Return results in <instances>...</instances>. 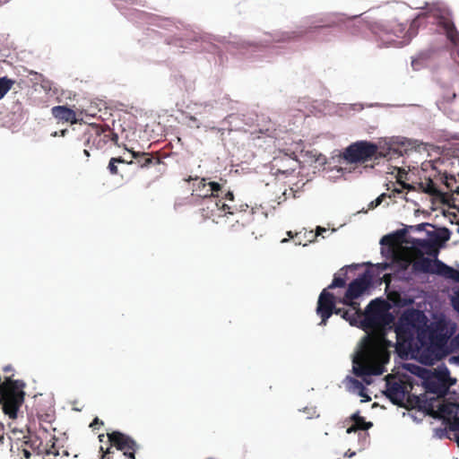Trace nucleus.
Returning <instances> with one entry per match:
<instances>
[{"instance_id": "obj_1", "label": "nucleus", "mask_w": 459, "mask_h": 459, "mask_svg": "<svg viewBox=\"0 0 459 459\" xmlns=\"http://www.w3.org/2000/svg\"><path fill=\"white\" fill-rule=\"evenodd\" d=\"M134 13L139 20H143L151 24H156L159 27L169 30L175 27L179 32L175 33L174 37L167 39L169 45H175L181 48H191L196 51H204L209 53H216L219 48L216 42L228 44L232 48L245 53V50L252 48L253 51H258L267 48L272 43H289L291 41H299L304 38L314 39L324 29H331L338 27L344 23V14H329L325 16L307 17L296 26L293 30H277L269 33L270 39H260L257 41H250L243 39H235L228 40L226 36L212 35L209 33H201L178 22L157 15L148 13L143 11L134 10Z\"/></svg>"}, {"instance_id": "obj_2", "label": "nucleus", "mask_w": 459, "mask_h": 459, "mask_svg": "<svg viewBox=\"0 0 459 459\" xmlns=\"http://www.w3.org/2000/svg\"><path fill=\"white\" fill-rule=\"evenodd\" d=\"M192 182V195L201 198L199 204L204 205L201 209L202 216L212 219L218 223L217 218L235 215L237 212L246 211L247 204H235L233 191L228 186L227 180L222 178L188 177L185 179Z\"/></svg>"}, {"instance_id": "obj_3", "label": "nucleus", "mask_w": 459, "mask_h": 459, "mask_svg": "<svg viewBox=\"0 0 459 459\" xmlns=\"http://www.w3.org/2000/svg\"><path fill=\"white\" fill-rule=\"evenodd\" d=\"M5 380L12 382L13 385L8 389H0V404L4 415L15 420L24 403L26 384L22 379H13L11 377H6Z\"/></svg>"}, {"instance_id": "obj_4", "label": "nucleus", "mask_w": 459, "mask_h": 459, "mask_svg": "<svg viewBox=\"0 0 459 459\" xmlns=\"http://www.w3.org/2000/svg\"><path fill=\"white\" fill-rule=\"evenodd\" d=\"M378 146L368 140H358L342 149V158L346 164H362L375 159Z\"/></svg>"}, {"instance_id": "obj_5", "label": "nucleus", "mask_w": 459, "mask_h": 459, "mask_svg": "<svg viewBox=\"0 0 459 459\" xmlns=\"http://www.w3.org/2000/svg\"><path fill=\"white\" fill-rule=\"evenodd\" d=\"M372 286V274L370 270H365L359 273L348 285L343 296L338 299L340 304L356 301L364 295H370Z\"/></svg>"}, {"instance_id": "obj_6", "label": "nucleus", "mask_w": 459, "mask_h": 459, "mask_svg": "<svg viewBox=\"0 0 459 459\" xmlns=\"http://www.w3.org/2000/svg\"><path fill=\"white\" fill-rule=\"evenodd\" d=\"M420 311L413 307L406 308L398 318L394 332L396 336L412 339L417 330Z\"/></svg>"}, {"instance_id": "obj_7", "label": "nucleus", "mask_w": 459, "mask_h": 459, "mask_svg": "<svg viewBox=\"0 0 459 459\" xmlns=\"http://www.w3.org/2000/svg\"><path fill=\"white\" fill-rule=\"evenodd\" d=\"M339 298L341 296H336L327 290H322L316 308V315L321 318L319 325H326L328 319L335 314V310L338 309L337 304H340Z\"/></svg>"}, {"instance_id": "obj_8", "label": "nucleus", "mask_w": 459, "mask_h": 459, "mask_svg": "<svg viewBox=\"0 0 459 459\" xmlns=\"http://www.w3.org/2000/svg\"><path fill=\"white\" fill-rule=\"evenodd\" d=\"M108 439L117 450L122 451L126 457L135 459V453L140 446L131 436L114 430L108 434Z\"/></svg>"}, {"instance_id": "obj_9", "label": "nucleus", "mask_w": 459, "mask_h": 459, "mask_svg": "<svg viewBox=\"0 0 459 459\" xmlns=\"http://www.w3.org/2000/svg\"><path fill=\"white\" fill-rule=\"evenodd\" d=\"M342 305L343 307H338V309L335 310V315L340 316L351 326L362 330L369 326L370 323L367 319H360V305L358 301H350Z\"/></svg>"}, {"instance_id": "obj_10", "label": "nucleus", "mask_w": 459, "mask_h": 459, "mask_svg": "<svg viewBox=\"0 0 459 459\" xmlns=\"http://www.w3.org/2000/svg\"><path fill=\"white\" fill-rule=\"evenodd\" d=\"M455 75L451 71L443 72L435 78V82L439 88L441 100L437 101V105L444 103H452L457 97L454 90L453 83ZM440 108V107H438Z\"/></svg>"}, {"instance_id": "obj_11", "label": "nucleus", "mask_w": 459, "mask_h": 459, "mask_svg": "<svg viewBox=\"0 0 459 459\" xmlns=\"http://www.w3.org/2000/svg\"><path fill=\"white\" fill-rule=\"evenodd\" d=\"M311 163L318 164L320 167H330L333 163H342L343 161L342 150H334L329 158H326L323 153L316 150L307 151L305 153Z\"/></svg>"}, {"instance_id": "obj_12", "label": "nucleus", "mask_w": 459, "mask_h": 459, "mask_svg": "<svg viewBox=\"0 0 459 459\" xmlns=\"http://www.w3.org/2000/svg\"><path fill=\"white\" fill-rule=\"evenodd\" d=\"M383 394L392 404L400 408L404 405L406 389L401 382H387Z\"/></svg>"}, {"instance_id": "obj_13", "label": "nucleus", "mask_w": 459, "mask_h": 459, "mask_svg": "<svg viewBox=\"0 0 459 459\" xmlns=\"http://www.w3.org/2000/svg\"><path fill=\"white\" fill-rule=\"evenodd\" d=\"M427 254L429 255L433 256L435 259L434 260L435 268H433L431 270V273L437 274L438 276H442L445 279L451 280V281H455V276L457 274V271L454 267L446 264L445 262H443L442 260H439L437 258L439 251L438 250H430V251H427Z\"/></svg>"}, {"instance_id": "obj_14", "label": "nucleus", "mask_w": 459, "mask_h": 459, "mask_svg": "<svg viewBox=\"0 0 459 459\" xmlns=\"http://www.w3.org/2000/svg\"><path fill=\"white\" fill-rule=\"evenodd\" d=\"M409 264L399 260L398 258L394 259V265L391 267L390 275L395 281L399 282H411L412 281V276L410 273Z\"/></svg>"}, {"instance_id": "obj_15", "label": "nucleus", "mask_w": 459, "mask_h": 459, "mask_svg": "<svg viewBox=\"0 0 459 459\" xmlns=\"http://www.w3.org/2000/svg\"><path fill=\"white\" fill-rule=\"evenodd\" d=\"M419 378L421 381L420 385L426 392L432 394L438 393L440 388L439 378L430 368H425Z\"/></svg>"}, {"instance_id": "obj_16", "label": "nucleus", "mask_w": 459, "mask_h": 459, "mask_svg": "<svg viewBox=\"0 0 459 459\" xmlns=\"http://www.w3.org/2000/svg\"><path fill=\"white\" fill-rule=\"evenodd\" d=\"M52 116L58 121L70 124L77 123L78 119L75 111L68 105H57L51 108Z\"/></svg>"}, {"instance_id": "obj_17", "label": "nucleus", "mask_w": 459, "mask_h": 459, "mask_svg": "<svg viewBox=\"0 0 459 459\" xmlns=\"http://www.w3.org/2000/svg\"><path fill=\"white\" fill-rule=\"evenodd\" d=\"M419 188L437 201L443 202L446 199V192L438 187L430 177L426 178L425 182H420Z\"/></svg>"}, {"instance_id": "obj_18", "label": "nucleus", "mask_w": 459, "mask_h": 459, "mask_svg": "<svg viewBox=\"0 0 459 459\" xmlns=\"http://www.w3.org/2000/svg\"><path fill=\"white\" fill-rule=\"evenodd\" d=\"M431 260L428 257H423L420 260L413 262L411 269V274L412 276V281L414 280V276L424 277L429 273H431L430 270Z\"/></svg>"}, {"instance_id": "obj_19", "label": "nucleus", "mask_w": 459, "mask_h": 459, "mask_svg": "<svg viewBox=\"0 0 459 459\" xmlns=\"http://www.w3.org/2000/svg\"><path fill=\"white\" fill-rule=\"evenodd\" d=\"M411 397L413 398L414 408L421 412L429 411L434 402L433 397H428L425 394H416L411 393Z\"/></svg>"}, {"instance_id": "obj_20", "label": "nucleus", "mask_w": 459, "mask_h": 459, "mask_svg": "<svg viewBox=\"0 0 459 459\" xmlns=\"http://www.w3.org/2000/svg\"><path fill=\"white\" fill-rule=\"evenodd\" d=\"M431 228L436 230L437 246H438L440 248H444L446 245V242L451 238L453 233L452 230L446 226L434 223H432Z\"/></svg>"}, {"instance_id": "obj_21", "label": "nucleus", "mask_w": 459, "mask_h": 459, "mask_svg": "<svg viewBox=\"0 0 459 459\" xmlns=\"http://www.w3.org/2000/svg\"><path fill=\"white\" fill-rule=\"evenodd\" d=\"M396 143L402 146L415 150L417 152L428 151L429 146L427 143L421 141L406 137H398Z\"/></svg>"}, {"instance_id": "obj_22", "label": "nucleus", "mask_w": 459, "mask_h": 459, "mask_svg": "<svg viewBox=\"0 0 459 459\" xmlns=\"http://www.w3.org/2000/svg\"><path fill=\"white\" fill-rule=\"evenodd\" d=\"M344 382L350 392L357 394L359 397H364L366 386L359 380L348 375L344 378Z\"/></svg>"}, {"instance_id": "obj_23", "label": "nucleus", "mask_w": 459, "mask_h": 459, "mask_svg": "<svg viewBox=\"0 0 459 459\" xmlns=\"http://www.w3.org/2000/svg\"><path fill=\"white\" fill-rule=\"evenodd\" d=\"M24 445L30 446L33 451L40 454V446L42 445L41 438L32 431H29L28 434L22 436Z\"/></svg>"}, {"instance_id": "obj_24", "label": "nucleus", "mask_w": 459, "mask_h": 459, "mask_svg": "<svg viewBox=\"0 0 459 459\" xmlns=\"http://www.w3.org/2000/svg\"><path fill=\"white\" fill-rule=\"evenodd\" d=\"M323 170L325 172L326 179H328L329 181H332V182H336L346 172H348L346 168H342L340 166L324 167ZM349 172H351V170H349Z\"/></svg>"}, {"instance_id": "obj_25", "label": "nucleus", "mask_w": 459, "mask_h": 459, "mask_svg": "<svg viewBox=\"0 0 459 459\" xmlns=\"http://www.w3.org/2000/svg\"><path fill=\"white\" fill-rule=\"evenodd\" d=\"M367 264H369L373 267V272L377 276H380L385 271L390 270L394 265V259L384 260L379 263L373 264L372 262H367Z\"/></svg>"}, {"instance_id": "obj_26", "label": "nucleus", "mask_w": 459, "mask_h": 459, "mask_svg": "<svg viewBox=\"0 0 459 459\" xmlns=\"http://www.w3.org/2000/svg\"><path fill=\"white\" fill-rule=\"evenodd\" d=\"M15 83V80L7 75L0 76V100L10 91Z\"/></svg>"}, {"instance_id": "obj_27", "label": "nucleus", "mask_w": 459, "mask_h": 459, "mask_svg": "<svg viewBox=\"0 0 459 459\" xmlns=\"http://www.w3.org/2000/svg\"><path fill=\"white\" fill-rule=\"evenodd\" d=\"M329 231V229L325 228L323 226H316L314 230H310L307 234L312 235L313 238L309 239L307 242L303 244V247H306L311 243H315L316 241L317 237L325 238V235ZM305 237H307V233H305Z\"/></svg>"}, {"instance_id": "obj_28", "label": "nucleus", "mask_w": 459, "mask_h": 459, "mask_svg": "<svg viewBox=\"0 0 459 459\" xmlns=\"http://www.w3.org/2000/svg\"><path fill=\"white\" fill-rule=\"evenodd\" d=\"M132 156L137 160L141 168H148L152 164V159L145 154H141L138 152H132Z\"/></svg>"}, {"instance_id": "obj_29", "label": "nucleus", "mask_w": 459, "mask_h": 459, "mask_svg": "<svg viewBox=\"0 0 459 459\" xmlns=\"http://www.w3.org/2000/svg\"><path fill=\"white\" fill-rule=\"evenodd\" d=\"M429 58V55L426 53H420L417 56L411 58V67L415 71L420 70L423 65L424 62L427 61Z\"/></svg>"}, {"instance_id": "obj_30", "label": "nucleus", "mask_w": 459, "mask_h": 459, "mask_svg": "<svg viewBox=\"0 0 459 459\" xmlns=\"http://www.w3.org/2000/svg\"><path fill=\"white\" fill-rule=\"evenodd\" d=\"M403 368L411 375L420 377V376L425 369V367H422L413 362H407L404 364Z\"/></svg>"}, {"instance_id": "obj_31", "label": "nucleus", "mask_w": 459, "mask_h": 459, "mask_svg": "<svg viewBox=\"0 0 459 459\" xmlns=\"http://www.w3.org/2000/svg\"><path fill=\"white\" fill-rule=\"evenodd\" d=\"M346 285L345 279L342 277H340L339 273L336 272L333 276L331 283L325 288L324 290H327V291H330L331 290L337 289V288H343Z\"/></svg>"}, {"instance_id": "obj_32", "label": "nucleus", "mask_w": 459, "mask_h": 459, "mask_svg": "<svg viewBox=\"0 0 459 459\" xmlns=\"http://www.w3.org/2000/svg\"><path fill=\"white\" fill-rule=\"evenodd\" d=\"M426 238H423L426 241L429 251L432 250L433 247H437V233L435 230H428L425 229Z\"/></svg>"}, {"instance_id": "obj_33", "label": "nucleus", "mask_w": 459, "mask_h": 459, "mask_svg": "<svg viewBox=\"0 0 459 459\" xmlns=\"http://www.w3.org/2000/svg\"><path fill=\"white\" fill-rule=\"evenodd\" d=\"M408 240L410 247L413 249L420 250L422 248H428L424 238L410 236Z\"/></svg>"}, {"instance_id": "obj_34", "label": "nucleus", "mask_w": 459, "mask_h": 459, "mask_svg": "<svg viewBox=\"0 0 459 459\" xmlns=\"http://www.w3.org/2000/svg\"><path fill=\"white\" fill-rule=\"evenodd\" d=\"M447 413L453 414L456 419L457 423L450 428L452 431H456L459 429V403H452L451 408L446 411Z\"/></svg>"}, {"instance_id": "obj_35", "label": "nucleus", "mask_w": 459, "mask_h": 459, "mask_svg": "<svg viewBox=\"0 0 459 459\" xmlns=\"http://www.w3.org/2000/svg\"><path fill=\"white\" fill-rule=\"evenodd\" d=\"M414 298H411V297H403V298H400L398 299H396L394 302V307H411L410 306L412 305L414 303Z\"/></svg>"}, {"instance_id": "obj_36", "label": "nucleus", "mask_w": 459, "mask_h": 459, "mask_svg": "<svg viewBox=\"0 0 459 459\" xmlns=\"http://www.w3.org/2000/svg\"><path fill=\"white\" fill-rule=\"evenodd\" d=\"M380 255L385 258V260H390L389 258H397L392 248L386 246H380Z\"/></svg>"}, {"instance_id": "obj_37", "label": "nucleus", "mask_w": 459, "mask_h": 459, "mask_svg": "<svg viewBox=\"0 0 459 459\" xmlns=\"http://www.w3.org/2000/svg\"><path fill=\"white\" fill-rule=\"evenodd\" d=\"M359 266L357 264H346L342 266L337 273H339L340 277H342L345 279V282L348 280V273L350 270H354Z\"/></svg>"}, {"instance_id": "obj_38", "label": "nucleus", "mask_w": 459, "mask_h": 459, "mask_svg": "<svg viewBox=\"0 0 459 459\" xmlns=\"http://www.w3.org/2000/svg\"><path fill=\"white\" fill-rule=\"evenodd\" d=\"M395 238H394L393 231H391V232L385 234L384 236L381 237V238L379 240V245L390 247Z\"/></svg>"}, {"instance_id": "obj_39", "label": "nucleus", "mask_w": 459, "mask_h": 459, "mask_svg": "<svg viewBox=\"0 0 459 459\" xmlns=\"http://www.w3.org/2000/svg\"><path fill=\"white\" fill-rule=\"evenodd\" d=\"M434 437L438 439L451 438L446 428L437 427L434 429Z\"/></svg>"}, {"instance_id": "obj_40", "label": "nucleus", "mask_w": 459, "mask_h": 459, "mask_svg": "<svg viewBox=\"0 0 459 459\" xmlns=\"http://www.w3.org/2000/svg\"><path fill=\"white\" fill-rule=\"evenodd\" d=\"M431 226H432V223H430V222H420L416 225H408V228H409V231L412 230L415 232H422L425 230V229L427 227H431Z\"/></svg>"}, {"instance_id": "obj_41", "label": "nucleus", "mask_w": 459, "mask_h": 459, "mask_svg": "<svg viewBox=\"0 0 459 459\" xmlns=\"http://www.w3.org/2000/svg\"><path fill=\"white\" fill-rule=\"evenodd\" d=\"M215 104L217 105L216 108H221L223 109L230 108L232 109V107H230L231 100L229 99L227 95H225L221 100H215Z\"/></svg>"}, {"instance_id": "obj_42", "label": "nucleus", "mask_w": 459, "mask_h": 459, "mask_svg": "<svg viewBox=\"0 0 459 459\" xmlns=\"http://www.w3.org/2000/svg\"><path fill=\"white\" fill-rule=\"evenodd\" d=\"M386 196V194L385 193H382L380 195H378L375 200L371 201L369 204H368V209L369 210H374L375 208H377V206H379L384 198Z\"/></svg>"}, {"instance_id": "obj_43", "label": "nucleus", "mask_w": 459, "mask_h": 459, "mask_svg": "<svg viewBox=\"0 0 459 459\" xmlns=\"http://www.w3.org/2000/svg\"><path fill=\"white\" fill-rule=\"evenodd\" d=\"M108 169L111 175H117L118 172L117 159L111 158L108 161Z\"/></svg>"}, {"instance_id": "obj_44", "label": "nucleus", "mask_w": 459, "mask_h": 459, "mask_svg": "<svg viewBox=\"0 0 459 459\" xmlns=\"http://www.w3.org/2000/svg\"><path fill=\"white\" fill-rule=\"evenodd\" d=\"M350 420L354 421L356 425H360L361 421H365V418L360 415V411L358 410L350 416Z\"/></svg>"}, {"instance_id": "obj_45", "label": "nucleus", "mask_w": 459, "mask_h": 459, "mask_svg": "<svg viewBox=\"0 0 459 459\" xmlns=\"http://www.w3.org/2000/svg\"><path fill=\"white\" fill-rule=\"evenodd\" d=\"M402 408H404L406 410L414 409L413 398L411 397V394H408L407 392L404 398V405Z\"/></svg>"}, {"instance_id": "obj_46", "label": "nucleus", "mask_w": 459, "mask_h": 459, "mask_svg": "<svg viewBox=\"0 0 459 459\" xmlns=\"http://www.w3.org/2000/svg\"><path fill=\"white\" fill-rule=\"evenodd\" d=\"M441 181L443 184H445L447 187H450V182H456L455 176L454 174H448L446 173L442 178Z\"/></svg>"}, {"instance_id": "obj_47", "label": "nucleus", "mask_w": 459, "mask_h": 459, "mask_svg": "<svg viewBox=\"0 0 459 459\" xmlns=\"http://www.w3.org/2000/svg\"><path fill=\"white\" fill-rule=\"evenodd\" d=\"M409 233L408 225H403V228L393 230L394 238L403 237Z\"/></svg>"}, {"instance_id": "obj_48", "label": "nucleus", "mask_w": 459, "mask_h": 459, "mask_svg": "<svg viewBox=\"0 0 459 459\" xmlns=\"http://www.w3.org/2000/svg\"><path fill=\"white\" fill-rule=\"evenodd\" d=\"M345 107H347L346 104H339V109H342ZM348 108L352 111L362 110L363 105L360 103H353V104L348 105Z\"/></svg>"}, {"instance_id": "obj_49", "label": "nucleus", "mask_w": 459, "mask_h": 459, "mask_svg": "<svg viewBox=\"0 0 459 459\" xmlns=\"http://www.w3.org/2000/svg\"><path fill=\"white\" fill-rule=\"evenodd\" d=\"M299 411L305 412L307 414V419L310 420L314 417L316 412V407H304L299 410Z\"/></svg>"}, {"instance_id": "obj_50", "label": "nucleus", "mask_w": 459, "mask_h": 459, "mask_svg": "<svg viewBox=\"0 0 459 459\" xmlns=\"http://www.w3.org/2000/svg\"><path fill=\"white\" fill-rule=\"evenodd\" d=\"M296 193H297V191L293 190V188H290L289 192L287 189H285L282 193L283 199H281V196H280L278 204H281L282 201L286 200L290 195H293V197L297 198L298 196H297Z\"/></svg>"}, {"instance_id": "obj_51", "label": "nucleus", "mask_w": 459, "mask_h": 459, "mask_svg": "<svg viewBox=\"0 0 459 459\" xmlns=\"http://www.w3.org/2000/svg\"><path fill=\"white\" fill-rule=\"evenodd\" d=\"M175 80H176V82L178 84V86L182 89V88H186V90H187V87H186V79L183 75L179 74V75H175Z\"/></svg>"}, {"instance_id": "obj_52", "label": "nucleus", "mask_w": 459, "mask_h": 459, "mask_svg": "<svg viewBox=\"0 0 459 459\" xmlns=\"http://www.w3.org/2000/svg\"><path fill=\"white\" fill-rule=\"evenodd\" d=\"M385 369L381 368L367 369V376H380L384 373Z\"/></svg>"}, {"instance_id": "obj_53", "label": "nucleus", "mask_w": 459, "mask_h": 459, "mask_svg": "<svg viewBox=\"0 0 459 459\" xmlns=\"http://www.w3.org/2000/svg\"><path fill=\"white\" fill-rule=\"evenodd\" d=\"M437 373L440 375H449L450 374L448 368L446 367V365L444 362H442L441 364L437 366Z\"/></svg>"}, {"instance_id": "obj_54", "label": "nucleus", "mask_w": 459, "mask_h": 459, "mask_svg": "<svg viewBox=\"0 0 459 459\" xmlns=\"http://www.w3.org/2000/svg\"><path fill=\"white\" fill-rule=\"evenodd\" d=\"M352 372H353L356 376H364V375H366V376H367V369H365L364 368H362V367H360V366L353 365V367H352Z\"/></svg>"}, {"instance_id": "obj_55", "label": "nucleus", "mask_w": 459, "mask_h": 459, "mask_svg": "<svg viewBox=\"0 0 459 459\" xmlns=\"http://www.w3.org/2000/svg\"><path fill=\"white\" fill-rule=\"evenodd\" d=\"M372 427H373V422L368 421L366 420H365V421H361L360 425H359V429H363L364 432H368Z\"/></svg>"}, {"instance_id": "obj_56", "label": "nucleus", "mask_w": 459, "mask_h": 459, "mask_svg": "<svg viewBox=\"0 0 459 459\" xmlns=\"http://www.w3.org/2000/svg\"><path fill=\"white\" fill-rule=\"evenodd\" d=\"M380 300H382L381 298H376L374 299H371L366 306L365 312L369 313L373 309V307L376 306V304Z\"/></svg>"}, {"instance_id": "obj_57", "label": "nucleus", "mask_w": 459, "mask_h": 459, "mask_svg": "<svg viewBox=\"0 0 459 459\" xmlns=\"http://www.w3.org/2000/svg\"><path fill=\"white\" fill-rule=\"evenodd\" d=\"M101 425H103V421L99 418L95 417L92 421L90 423V428L93 429H99Z\"/></svg>"}, {"instance_id": "obj_58", "label": "nucleus", "mask_w": 459, "mask_h": 459, "mask_svg": "<svg viewBox=\"0 0 459 459\" xmlns=\"http://www.w3.org/2000/svg\"><path fill=\"white\" fill-rule=\"evenodd\" d=\"M368 432L359 433V442L362 444V446H365L366 444L368 443Z\"/></svg>"}, {"instance_id": "obj_59", "label": "nucleus", "mask_w": 459, "mask_h": 459, "mask_svg": "<svg viewBox=\"0 0 459 459\" xmlns=\"http://www.w3.org/2000/svg\"><path fill=\"white\" fill-rule=\"evenodd\" d=\"M403 416H409L414 422L418 424L422 421V418H419L416 414L411 412H403Z\"/></svg>"}, {"instance_id": "obj_60", "label": "nucleus", "mask_w": 459, "mask_h": 459, "mask_svg": "<svg viewBox=\"0 0 459 459\" xmlns=\"http://www.w3.org/2000/svg\"><path fill=\"white\" fill-rule=\"evenodd\" d=\"M5 427L4 423L0 422V444L3 445L4 443V435H5Z\"/></svg>"}, {"instance_id": "obj_61", "label": "nucleus", "mask_w": 459, "mask_h": 459, "mask_svg": "<svg viewBox=\"0 0 459 459\" xmlns=\"http://www.w3.org/2000/svg\"><path fill=\"white\" fill-rule=\"evenodd\" d=\"M189 120H190L189 126H191V127H199L200 126V123L195 117L191 116L189 117Z\"/></svg>"}, {"instance_id": "obj_62", "label": "nucleus", "mask_w": 459, "mask_h": 459, "mask_svg": "<svg viewBox=\"0 0 459 459\" xmlns=\"http://www.w3.org/2000/svg\"><path fill=\"white\" fill-rule=\"evenodd\" d=\"M359 429V425L354 424V425H351L347 428L346 433L347 434L356 433Z\"/></svg>"}, {"instance_id": "obj_63", "label": "nucleus", "mask_w": 459, "mask_h": 459, "mask_svg": "<svg viewBox=\"0 0 459 459\" xmlns=\"http://www.w3.org/2000/svg\"><path fill=\"white\" fill-rule=\"evenodd\" d=\"M118 139H119V136H118L117 133H116V132H111V133L109 134V140H110L111 142H113L114 143L117 144Z\"/></svg>"}, {"instance_id": "obj_64", "label": "nucleus", "mask_w": 459, "mask_h": 459, "mask_svg": "<svg viewBox=\"0 0 459 459\" xmlns=\"http://www.w3.org/2000/svg\"><path fill=\"white\" fill-rule=\"evenodd\" d=\"M455 295H456V297H455V300H453V304H454V307L457 310H459V290L455 291Z\"/></svg>"}]
</instances>
